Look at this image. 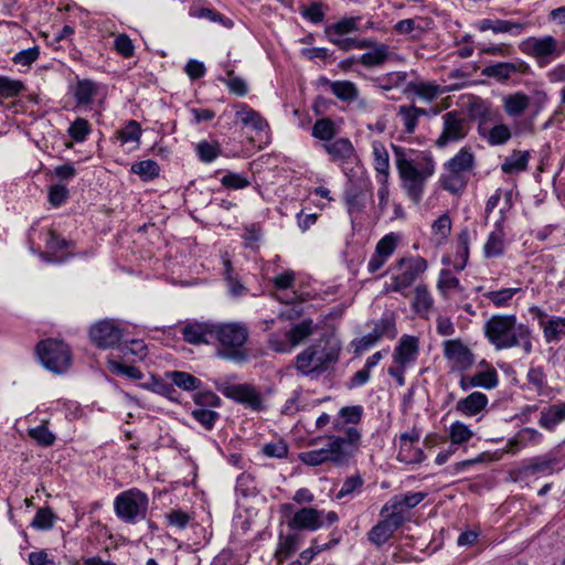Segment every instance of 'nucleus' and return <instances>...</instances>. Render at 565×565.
Listing matches in <instances>:
<instances>
[{"instance_id":"obj_1","label":"nucleus","mask_w":565,"mask_h":565,"mask_svg":"<svg viewBox=\"0 0 565 565\" xmlns=\"http://www.w3.org/2000/svg\"><path fill=\"white\" fill-rule=\"evenodd\" d=\"M395 164L401 179V186L407 196L418 204L425 193L426 183L434 175L436 164L426 153L393 146Z\"/></svg>"},{"instance_id":"obj_2","label":"nucleus","mask_w":565,"mask_h":565,"mask_svg":"<svg viewBox=\"0 0 565 565\" xmlns=\"http://www.w3.org/2000/svg\"><path fill=\"white\" fill-rule=\"evenodd\" d=\"M327 444L320 448L303 451L299 455L302 463L317 467L331 463L337 467L344 466L358 452L362 434L361 431L348 430L347 436L331 434L324 436ZM323 437H317L309 441L310 446H317Z\"/></svg>"},{"instance_id":"obj_3","label":"nucleus","mask_w":565,"mask_h":565,"mask_svg":"<svg viewBox=\"0 0 565 565\" xmlns=\"http://www.w3.org/2000/svg\"><path fill=\"white\" fill-rule=\"evenodd\" d=\"M483 329L486 338L497 350L520 347L525 354L533 350L530 328L518 323L514 315H494L484 323Z\"/></svg>"},{"instance_id":"obj_4","label":"nucleus","mask_w":565,"mask_h":565,"mask_svg":"<svg viewBox=\"0 0 565 565\" xmlns=\"http://www.w3.org/2000/svg\"><path fill=\"white\" fill-rule=\"evenodd\" d=\"M248 338L249 330L243 322L214 323L212 344L216 345V356L220 359L235 363L246 362Z\"/></svg>"},{"instance_id":"obj_5","label":"nucleus","mask_w":565,"mask_h":565,"mask_svg":"<svg viewBox=\"0 0 565 565\" xmlns=\"http://www.w3.org/2000/svg\"><path fill=\"white\" fill-rule=\"evenodd\" d=\"M520 51L534 58L540 67H546L565 53V44L559 43L554 36H529L520 42Z\"/></svg>"},{"instance_id":"obj_6","label":"nucleus","mask_w":565,"mask_h":565,"mask_svg":"<svg viewBox=\"0 0 565 565\" xmlns=\"http://www.w3.org/2000/svg\"><path fill=\"white\" fill-rule=\"evenodd\" d=\"M148 507V495L137 488L122 491L114 501L116 515L130 524L146 519Z\"/></svg>"},{"instance_id":"obj_7","label":"nucleus","mask_w":565,"mask_h":565,"mask_svg":"<svg viewBox=\"0 0 565 565\" xmlns=\"http://www.w3.org/2000/svg\"><path fill=\"white\" fill-rule=\"evenodd\" d=\"M338 360V351L333 348H327L321 342L315 343L300 352L296 358V369L303 375L313 372H322L328 369L330 363Z\"/></svg>"},{"instance_id":"obj_8","label":"nucleus","mask_w":565,"mask_h":565,"mask_svg":"<svg viewBox=\"0 0 565 565\" xmlns=\"http://www.w3.org/2000/svg\"><path fill=\"white\" fill-rule=\"evenodd\" d=\"M36 352L44 367L53 373H64L71 365V352L63 341L54 339L41 341Z\"/></svg>"},{"instance_id":"obj_9","label":"nucleus","mask_w":565,"mask_h":565,"mask_svg":"<svg viewBox=\"0 0 565 565\" xmlns=\"http://www.w3.org/2000/svg\"><path fill=\"white\" fill-rule=\"evenodd\" d=\"M441 132L435 141V146L439 149L446 148L451 143L460 142L470 131L469 120L459 110L445 113L441 116Z\"/></svg>"},{"instance_id":"obj_10","label":"nucleus","mask_w":565,"mask_h":565,"mask_svg":"<svg viewBox=\"0 0 565 565\" xmlns=\"http://www.w3.org/2000/svg\"><path fill=\"white\" fill-rule=\"evenodd\" d=\"M216 390L221 392L225 397L243 404L253 411L262 412L265 409L262 395L250 384H231L228 382H216Z\"/></svg>"},{"instance_id":"obj_11","label":"nucleus","mask_w":565,"mask_h":565,"mask_svg":"<svg viewBox=\"0 0 565 565\" xmlns=\"http://www.w3.org/2000/svg\"><path fill=\"white\" fill-rule=\"evenodd\" d=\"M395 267L403 271L392 277L386 290L403 292L427 269V262L422 257H403L396 262Z\"/></svg>"},{"instance_id":"obj_12","label":"nucleus","mask_w":565,"mask_h":565,"mask_svg":"<svg viewBox=\"0 0 565 565\" xmlns=\"http://www.w3.org/2000/svg\"><path fill=\"white\" fill-rule=\"evenodd\" d=\"M443 353L452 370L467 371L475 363L472 351L460 339L444 341Z\"/></svg>"},{"instance_id":"obj_13","label":"nucleus","mask_w":565,"mask_h":565,"mask_svg":"<svg viewBox=\"0 0 565 565\" xmlns=\"http://www.w3.org/2000/svg\"><path fill=\"white\" fill-rule=\"evenodd\" d=\"M322 148L329 156V160L343 170H345L347 166L358 163L359 161V156L349 138H335L331 142L323 143Z\"/></svg>"},{"instance_id":"obj_14","label":"nucleus","mask_w":565,"mask_h":565,"mask_svg":"<svg viewBox=\"0 0 565 565\" xmlns=\"http://www.w3.org/2000/svg\"><path fill=\"white\" fill-rule=\"evenodd\" d=\"M89 337L96 347L109 349L119 343L122 330L116 321L103 320L90 328Z\"/></svg>"},{"instance_id":"obj_15","label":"nucleus","mask_w":565,"mask_h":565,"mask_svg":"<svg viewBox=\"0 0 565 565\" xmlns=\"http://www.w3.org/2000/svg\"><path fill=\"white\" fill-rule=\"evenodd\" d=\"M363 407L361 405L344 406L332 420V430L347 436L348 430L361 431L356 425L361 422Z\"/></svg>"},{"instance_id":"obj_16","label":"nucleus","mask_w":565,"mask_h":565,"mask_svg":"<svg viewBox=\"0 0 565 565\" xmlns=\"http://www.w3.org/2000/svg\"><path fill=\"white\" fill-rule=\"evenodd\" d=\"M420 438V434L413 429L399 436V449L397 460L407 465L420 463L425 459L424 451L414 446Z\"/></svg>"},{"instance_id":"obj_17","label":"nucleus","mask_w":565,"mask_h":565,"mask_svg":"<svg viewBox=\"0 0 565 565\" xmlns=\"http://www.w3.org/2000/svg\"><path fill=\"white\" fill-rule=\"evenodd\" d=\"M323 511L315 508H302L288 520V526L292 530L317 531L323 526Z\"/></svg>"},{"instance_id":"obj_18","label":"nucleus","mask_w":565,"mask_h":565,"mask_svg":"<svg viewBox=\"0 0 565 565\" xmlns=\"http://www.w3.org/2000/svg\"><path fill=\"white\" fill-rule=\"evenodd\" d=\"M214 323L211 322H188L181 333L185 342L191 344H212Z\"/></svg>"},{"instance_id":"obj_19","label":"nucleus","mask_w":565,"mask_h":565,"mask_svg":"<svg viewBox=\"0 0 565 565\" xmlns=\"http://www.w3.org/2000/svg\"><path fill=\"white\" fill-rule=\"evenodd\" d=\"M235 118L243 127H248L256 132H263L268 129L267 120L248 105L241 103L235 106Z\"/></svg>"},{"instance_id":"obj_20","label":"nucleus","mask_w":565,"mask_h":565,"mask_svg":"<svg viewBox=\"0 0 565 565\" xmlns=\"http://www.w3.org/2000/svg\"><path fill=\"white\" fill-rule=\"evenodd\" d=\"M527 25L529 22H518L500 19H483L477 23V28L482 32L491 30L494 33H510L515 36L520 35Z\"/></svg>"},{"instance_id":"obj_21","label":"nucleus","mask_w":565,"mask_h":565,"mask_svg":"<svg viewBox=\"0 0 565 565\" xmlns=\"http://www.w3.org/2000/svg\"><path fill=\"white\" fill-rule=\"evenodd\" d=\"M418 355V340L413 335H403L394 350L393 361L403 365H411Z\"/></svg>"},{"instance_id":"obj_22","label":"nucleus","mask_w":565,"mask_h":565,"mask_svg":"<svg viewBox=\"0 0 565 565\" xmlns=\"http://www.w3.org/2000/svg\"><path fill=\"white\" fill-rule=\"evenodd\" d=\"M426 497V492H406L395 494L382 507L380 514L384 515L390 511V509H413L418 505Z\"/></svg>"},{"instance_id":"obj_23","label":"nucleus","mask_w":565,"mask_h":565,"mask_svg":"<svg viewBox=\"0 0 565 565\" xmlns=\"http://www.w3.org/2000/svg\"><path fill=\"white\" fill-rule=\"evenodd\" d=\"M505 234L502 226V220L498 221L494 230L489 234L483 246V254L487 258H497L504 254Z\"/></svg>"},{"instance_id":"obj_24","label":"nucleus","mask_w":565,"mask_h":565,"mask_svg":"<svg viewBox=\"0 0 565 565\" xmlns=\"http://www.w3.org/2000/svg\"><path fill=\"white\" fill-rule=\"evenodd\" d=\"M527 64L524 62L520 63H510V62H499L489 66H486L482 70V75L487 77H493L498 81H505L510 78L513 73H523L527 70Z\"/></svg>"},{"instance_id":"obj_25","label":"nucleus","mask_w":565,"mask_h":565,"mask_svg":"<svg viewBox=\"0 0 565 565\" xmlns=\"http://www.w3.org/2000/svg\"><path fill=\"white\" fill-rule=\"evenodd\" d=\"M563 422H565V402L544 408L540 414L539 425L545 430L553 431Z\"/></svg>"},{"instance_id":"obj_26","label":"nucleus","mask_w":565,"mask_h":565,"mask_svg":"<svg viewBox=\"0 0 565 565\" xmlns=\"http://www.w3.org/2000/svg\"><path fill=\"white\" fill-rule=\"evenodd\" d=\"M322 84L327 85L331 93L342 102H353L359 96L356 85L350 81H330L328 78L320 79Z\"/></svg>"},{"instance_id":"obj_27","label":"nucleus","mask_w":565,"mask_h":565,"mask_svg":"<svg viewBox=\"0 0 565 565\" xmlns=\"http://www.w3.org/2000/svg\"><path fill=\"white\" fill-rule=\"evenodd\" d=\"M447 171L459 172L461 174L469 172L475 167V156L470 148H461L450 160L445 164Z\"/></svg>"},{"instance_id":"obj_28","label":"nucleus","mask_w":565,"mask_h":565,"mask_svg":"<svg viewBox=\"0 0 565 565\" xmlns=\"http://www.w3.org/2000/svg\"><path fill=\"white\" fill-rule=\"evenodd\" d=\"M487 404L488 397L486 394L481 392H473L467 397L460 399L456 405V409L463 415L473 416L482 411Z\"/></svg>"},{"instance_id":"obj_29","label":"nucleus","mask_w":565,"mask_h":565,"mask_svg":"<svg viewBox=\"0 0 565 565\" xmlns=\"http://www.w3.org/2000/svg\"><path fill=\"white\" fill-rule=\"evenodd\" d=\"M429 24L430 22L427 19L415 17L398 21L394 25V31L398 34H411L413 38H419L429 29Z\"/></svg>"},{"instance_id":"obj_30","label":"nucleus","mask_w":565,"mask_h":565,"mask_svg":"<svg viewBox=\"0 0 565 565\" xmlns=\"http://www.w3.org/2000/svg\"><path fill=\"white\" fill-rule=\"evenodd\" d=\"M531 99L524 93L510 94L503 99L504 111L511 117L521 116L530 106Z\"/></svg>"},{"instance_id":"obj_31","label":"nucleus","mask_w":565,"mask_h":565,"mask_svg":"<svg viewBox=\"0 0 565 565\" xmlns=\"http://www.w3.org/2000/svg\"><path fill=\"white\" fill-rule=\"evenodd\" d=\"M301 536L297 533L280 535L275 557L278 562L289 558L300 546Z\"/></svg>"},{"instance_id":"obj_32","label":"nucleus","mask_w":565,"mask_h":565,"mask_svg":"<svg viewBox=\"0 0 565 565\" xmlns=\"http://www.w3.org/2000/svg\"><path fill=\"white\" fill-rule=\"evenodd\" d=\"M67 242L56 235L55 232L50 231L46 237V252L41 253V257L47 263H61L65 259L64 256H58L56 252L65 248Z\"/></svg>"},{"instance_id":"obj_33","label":"nucleus","mask_w":565,"mask_h":565,"mask_svg":"<svg viewBox=\"0 0 565 565\" xmlns=\"http://www.w3.org/2000/svg\"><path fill=\"white\" fill-rule=\"evenodd\" d=\"M116 137L121 146L131 143L130 149H137L140 145L141 127L139 122L131 119L116 132Z\"/></svg>"},{"instance_id":"obj_34","label":"nucleus","mask_w":565,"mask_h":565,"mask_svg":"<svg viewBox=\"0 0 565 565\" xmlns=\"http://www.w3.org/2000/svg\"><path fill=\"white\" fill-rule=\"evenodd\" d=\"M427 111L413 105H402L398 107V117L401 118L405 131L413 134L417 127L419 116L426 115Z\"/></svg>"},{"instance_id":"obj_35","label":"nucleus","mask_w":565,"mask_h":565,"mask_svg":"<svg viewBox=\"0 0 565 565\" xmlns=\"http://www.w3.org/2000/svg\"><path fill=\"white\" fill-rule=\"evenodd\" d=\"M372 154L374 169L381 174L382 179H387L390 174V156L384 145L380 141H374L372 143Z\"/></svg>"},{"instance_id":"obj_36","label":"nucleus","mask_w":565,"mask_h":565,"mask_svg":"<svg viewBox=\"0 0 565 565\" xmlns=\"http://www.w3.org/2000/svg\"><path fill=\"white\" fill-rule=\"evenodd\" d=\"M557 463L558 460L556 458L545 455L531 459L524 467V471L526 475L532 476L537 473L551 475Z\"/></svg>"},{"instance_id":"obj_37","label":"nucleus","mask_w":565,"mask_h":565,"mask_svg":"<svg viewBox=\"0 0 565 565\" xmlns=\"http://www.w3.org/2000/svg\"><path fill=\"white\" fill-rule=\"evenodd\" d=\"M311 135L313 138L324 141V143L331 142L335 139L337 127L332 119L329 117H323L318 120L312 126Z\"/></svg>"},{"instance_id":"obj_38","label":"nucleus","mask_w":565,"mask_h":565,"mask_svg":"<svg viewBox=\"0 0 565 565\" xmlns=\"http://www.w3.org/2000/svg\"><path fill=\"white\" fill-rule=\"evenodd\" d=\"M317 329V326L311 319H305L301 322L295 324L290 330L287 331L294 348L298 347L306 339L311 337Z\"/></svg>"},{"instance_id":"obj_39","label":"nucleus","mask_w":565,"mask_h":565,"mask_svg":"<svg viewBox=\"0 0 565 565\" xmlns=\"http://www.w3.org/2000/svg\"><path fill=\"white\" fill-rule=\"evenodd\" d=\"M390 55L386 44L374 45V47L360 56L359 62L366 67H375L385 63Z\"/></svg>"},{"instance_id":"obj_40","label":"nucleus","mask_w":565,"mask_h":565,"mask_svg":"<svg viewBox=\"0 0 565 565\" xmlns=\"http://www.w3.org/2000/svg\"><path fill=\"white\" fill-rule=\"evenodd\" d=\"M440 185L452 194H460L467 186V179L459 172L448 171L440 177Z\"/></svg>"},{"instance_id":"obj_41","label":"nucleus","mask_w":565,"mask_h":565,"mask_svg":"<svg viewBox=\"0 0 565 565\" xmlns=\"http://www.w3.org/2000/svg\"><path fill=\"white\" fill-rule=\"evenodd\" d=\"M167 376L172 381L173 385L188 392L199 390L202 385L198 377L186 372L173 371L168 373Z\"/></svg>"},{"instance_id":"obj_42","label":"nucleus","mask_w":565,"mask_h":565,"mask_svg":"<svg viewBox=\"0 0 565 565\" xmlns=\"http://www.w3.org/2000/svg\"><path fill=\"white\" fill-rule=\"evenodd\" d=\"M541 327L547 343L558 341L565 328V318L553 317L548 320H541Z\"/></svg>"},{"instance_id":"obj_43","label":"nucleus","mask_w":565,"mask_h":565,"mask_svg":"<svg viewBox=\"0 0 565 565\" xmlns=\"http://www.w3.org/2000/svg\"><path fill=\"white\" fill-rule=\"evenodd\" d=\"M434 303L433 297L425 285H418L414 290L413 309L419 315H426Z\"/></svg>"},{"instance_id":"obj_44","label":"nucleus","mask_w":565,"mask_h":565,"mask_svg":"<svg viewBox=\"0 0 565 565\" xmlns=\"http://www.w3.org/2000/svg\"><path fill=\"white\" fill-rule=\"evenodd\" d=\"M394 534L393 529L384 520L377 522L367 533L369 541L380 547Z\"/></svg>"},{"instance_id":"obj_45","label":"nucleus","mask_w":565,"mask_h":565,"mask_svg":"<svg viewBox=\"0 0 565 565\" xmlns=\"http://www.w3.org/2000/svg\"><path fill=\"white\" fill-rule=\"evenodd\" d=\"M374 327L371 331L373 337L379 341L380 339L386 337L393 339L396 337V328L394 319L390 316H384L381 319L376 320Z\"/></svg>"},{"instance_id":"obj_46","label":"nucleus","mask_w":565,"mask_h":565,"mask_svg":"<svg viewBox=\"0 0 565 565\" xmlns=\"http://www.w3.org/2000/svg\"><path fill=\"white\" fill-rule=\"evenodd\" d=\"M473 436L472 430L463 423L457 420L449 427V439L452 446L468 443Z\"/></svg>"},{"instance_id":"obj_47","label":"nucleus","mask_w":565,"mask_h":565,"mask_svg":"<svg viewBox=\"0 0 565 565\" xmlns=\"http://www.w3.org/2000/svg\"><path fill=\"white\" fill-rule=\"evenodd\" d=\"M96 86L92 81H78L73 89L74 97L79 105H88L92 102Z\"/></svg>"},{"instance_id":"obj_48","label":"nucleus","mask_w":565,"mask_h":565,"mask_svg":"<svg viewBox=\"0 0 565 565\" xmlns=\"http://www.w3.org/2000/svg\"><path fill=\"white\" fill-rule=\"evenodd\" d=\"M521 288H503L500 290L488 291L483 296L490 300L497 308H504L510 305L511 299Z\"/></svg>"},{"instance_id":"obj_49","label":"nucleus","mask_w":565,"mask_h":565,"mask_svg":"<svg viewBox=\"0 0 565 565\" xmlns=\"http://www.w3.org/2000/svg\"><path fill=\"white\" fill-rule=\"evenodd\" d=\"M131 171L138 174L142 180H152L159 175V164L154 160H143L131 166Z\"/></svg>"},{"instance_id":"obj_50","label":"nucleus","mask_w":565,"mask_h":565,"mask_svg":"<svg viewBox=\"0 0 565 565\" xmlns=\"http://www.w3.org/2000/svg\"><path fill=\"white\" fill-rule=\"evenodd\" d=\"M345 204L350 214L361 212L365 207L364 192L358 188L347 190Z\"/></svg>"},{"instance_id":"obj_51","label":"nucleus","mask_w":565,"mask_h":565,"mask_svg":"<svg viewBox=\"0 0 565 565\" xmlns=\"http://www.w3.org/2000/svg\"><path fill=\"white\" fill-rule=\"evenodd\" d=\"M529 153L515 151L509 158L505 159L502 164V171L505 173H512L515 171H523L527 167Z\"/></svg>"},{"instance_id":"obj_52","label":"nucleus","mask_w":565,"mask_h":565,"mask_svg":"<svg viewBox=\"0 0 565 565\" xmlns=\"http://www.w3.org/2000/svg\"><path fill=\"white\" fill-rule=\"evenodd\" d=\"M358 18L343 19L326 29L327 36H343L358 30Z\"/></svg>"},{"instance_id":"obj_53","label":"nucleus","mask_w":565,"mask_h":565,"mask_svg":"<svg viewBox=\"0 0 565 565\" xmlns=\"http://www.w3.org/2000/svg\"><path fill=\"white\" fill-rule=\"evenodd\" d=\"M477 387L486 390L494 388L498 385V373L494 367L487 366L484 371H479L472 375Z\"/></svg>"},{"instance_id":"obj_54","label":"nucleus","mask_w":565,"mask_h":565,"mask_svg":"<svg viewBox=\"0 0 565 565\" xmlns=\"http://www.w3.org/2000/svg\"><path fill=\"white\" fill-rule=\"evenodd\" d=\"M24 89L21 81L12 79L7 76H0V98H12L18 96Z\"/></svg>"},{"instance_id":"obj_55","label":"nucleus","mask_w":565,"mask_h":565,"mask_svg":"<svg viewBox=\"0 0 565 565\" xmlns=\"http://www.w3.org/2000/svg\"><path fill=\"white\" fill-rule=\"evenodd\" d=\"M107 364H108V370L114 374L127 376L131 380L142 379L141 371L132 365H126V364H124L119 361H116L114 359H109Z\"/></svg>"},{"instance_id":"obj_56","label":"nucleus","mask_w":565,"mask_h":565,"mask_svg":"<svg viewBox=\"0 0 565 565\" xmlns=\"http://www.w3.org/2000/svg\"><path fill=\"white\" fill-rule=\"evenodd\" d=\"M411 87L416 95L428 102L436 99L440 94H443L441 87L433 83L420 82L412 84Z\"/></svg>"},{"instance_id":"obj_57","label":"nucleus","mask_w":565,"mask_h":565,"mask_svg":"<svg viewBox=\"0 0 565 565\" xmlns=\"http://www.w3.org/2000/svg\"><path fill=\"white\" fill-rule=\"evenodd\" d=\"M191 520V514L180 509H172L164 514V521L167 525L178 530H184Z\"/></svg>"},{"instance_id":"obj_58","label":"nucleus","mask_w":565,"mask_h":565,"mask_svg":"<svg viewBox=\"0 0 565 565\" xmlns=\"http://www.w3.org/2000/svg\"><path fill=\"white\" fill-rule=\"evenodd\" d=\"M438 290L446 297L450 290H460L459 279L452 275V273L448 269H443L440 271L438 281H437Z\"/></svg>"},{"instance_id":"obj_59","label":"nucleus","mask_w":565,"mask_h":565,"mask_svg":"<svg viewBox=\"0 0 565 565\" xmlns=\"http://www.w3.org/2000/svg\"><path fill=\"white\" fill-rule=\"evenodd\" d=\"M431 230L437 243H443L451 231L450 217L447 214H443L434 222Z\"/></svg>"},{"instance_id":"obj_60","label":"nucleus","mask_w":565,"mask_h":565,"mask_svg":"<svg viewBox=\"0 0 565 565\" xmlns=\"http://www.w3.org/2000/svg\"><path fill=\"white\" fill-rule=\"evenodd\" d=\"M89 132L90 126L88 121L84 118H77L74 122L71 124L68 128V135L76 142L85 141Z\"/></svg>"},{"instance_id":"obj_61","label":"nucleus","mask_w":565,"mask_h":565,"mask_svg":"<svg viewBox=\"0 0 565 565\" xmlns=\"http://www.w3.org/2000/svg\"><path fill=\"white\" fill-rule=\"evenodd\" d=\"M196 153L201 161L209 163L220 156L221 149L217 143L201 141L196 145Z\"/></svg>"},{"instance_id":"obj_62","label":"nucleus","mask_w":565,"mask_h":565,"mask_svg":"<svg viewBox=\"0 0 565 565\" xmlns=\"http://www.w3.org/2000/svg\"><path fill=\"white\" fill-rule=\"evenodd\" d=\"M191 414L207 430L212 429L220 418V414L215 411L201 407L193 409Z\"/></svg>"},{"instance_id":"obj_63","label":"nucleus","mask_w":565,"mask_h":565,"mask_svg":"<svg viewBox=\"0 0 565 565\" xmlns=\"http://www.w3.org/2000/svg\"><path fill=\"white\" fill-rule=\"evenodd\" d=\"M114 49L119 55H121L125 58L132 57L135 53V46L132 44V41L125 33L115 35Z\"/></svg>"},{"instance_id":"obj_64","label":"nucleus","mask_w":565,"mask_h":565,"mask_svg":"<svg viewBox=\"0 0 565 565\" xmlns=\"http://www.w3.org/2000/svg\"><path fill=\"white\" fill-rule=\"evenodd\" d=\"M29 435L31 438L36 440V443L41 446L49 447L52 446L55 441V435L47 429L46 426L40 425L29 430Z\"/></svg>"}]
</instances>
